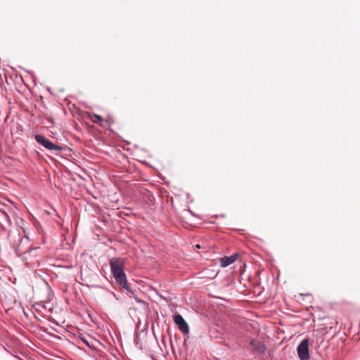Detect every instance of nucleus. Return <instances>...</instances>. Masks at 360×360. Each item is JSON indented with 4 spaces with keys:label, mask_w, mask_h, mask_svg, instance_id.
Wrapping results in <instances>:
<instances>
[{
    "label": "nucleus",
    "mask_w": 360,
    "mask_h": 360,
    "mask_svg": "<svg viewBox=\"0 0 360 360\" xmlns=\"http://www.w3.org/2000/svg\"><path fill=\"white\" fill-rule=\"evenodd\" d=\"M174 323L178 326L179 329L184 334L189 333V326L186 322L183 316L180 314H174L173 316Z\"/></svg>",
    "instance_id": "nucleus-4"
},
{
    "label": "nucleus",
    "mask_w": 360,
    "mask_h": 360,
    "mask_svg": "<svg viewBox=\"0 0 360 360\" xmlns=\"http://www.w3.org/2000/svg\"><path fill=\"white\" fill-rule=\"evenodd\" d=\"M238 254H233L230 257H224L220 259V264L222 267H226L233 264L238 258Z\"/></svg>",
    "instance_id": "nucleus-7"
},
{
    "label": "nucleus",
    "mask_w": 360,
    "mask_h": 360,
    "mask_svg": "<svg viewBox=\"0 0 360 360\" xmlns=\"http://www.w3.org/2000/svg\"><path fill=\"white\" fill-rule=\"evenodd\" d=\"M250 349L257 353H264L265 351L264 345L259 340H252L249 345Z\"/></svg>",
    "instance_id": "nucleus-5"
},
{
    "label": "nucleus",
    "mask_w": 360,
    "mask_h": 360,
    "mask_svg": "<svg viewBox=\"0 0 360 360\" xmlns=\"http://www.w3.org/2000/svg\"><path fill=\"white\" fill-rule=\"evenodd\" d=\"M216 299L221 300V301H225V300L220 298V297H215Z\"/></svg>",
    "instance_id": "nucleus-9"
},
{
    "label": "nucleus",
    "mask_w": 360,
    "mask_h": 360,
    "mask_svg": "<svg viewBox=\"0 0 360 360\" xmlns=\"http://www.w3.org/2000/svg\"><path fill=\"white\" fill-rule=\"evenodd\" d=\"M217 304L223 305V304L221 302H217Z\"/></svg>",
    "instance_id": "nucleus-10"
},
{
    "label": "nucleus",
    "mask_w": 360,
    "mask_h": 360,
    "mask_svg": "<svg viewBox=\"0 0 360 360\" xmlns=\"http://www.w3.org/2000/svg\"><path fill=\"white\" fill-rule=\"evenodd\" d=\"M89 117L94 123L98 124L100 126H102L103 120L101 116L97 114H89Z\"/></svg>",
    "instance_id": "nucleus-8"
},
{
    "label": "nucleus",
    "mask_w": 360,
    "mask_h": 360,
    "mask_svg": "<svg viewBox=\"0 0 360 360\" xmlns=\"http://www.w3.org/2000/svg\"><path fill=\"white\" fill-rule=\"evenodd\" d=\"M35 140L37 143L42 145L46 149L56 151H60L63 149L61 146L53 143L44 136L37 134L35 136Z\"/></svg>",
    "instance_id": "nucleus-1"
},
{
    "label": "nucleus",
    "mask_w": 360,
    "mask_h": 360,
    "mask_svg": "<svg viewBox=\"0 0 360 360\" xmlns=\"http://www.w3.org/2000/svg\"><path fill=\"white\" fill-rule=\"evenodd\" d=\"M110 269L112 274H122L124 272V261L122 258H112L110 260Z\"/></svg>",
    "instance_id": "nucleus-3"
},
{
    "label": "nucleus",
    "mask_w": 360,
    "mask_h": 360,
    "mask_svg": "<svg viewBox=\"0 0 360 360\" xmlns=\"http://www.w3.org/2000/svg\"><path fill=\"white\" fill-rule=\"evenodd\" d=\"M116 282L120 285V288L129 290L127 281L124 273L113 275Z\"/></svg>",
    "instance_id": "nucleus-6"
},
{
    "label": "nucleus",
    "mask_w": 360,
    "mask_h": 360,
    "mask_svg": "<svg viewBox=\"0 0 360 360\" xmlns=\"http://www.w3.org/2000/svg\"><path fill=\"white\" fill-rule=\"evenodd\" d=\"M297 352L300 360L309 359V340L307 339H304L302 340V342L297 346Z\"/></svg>",
    "instance_id": "nucleus-2"
}]
</instances>
